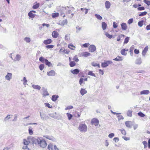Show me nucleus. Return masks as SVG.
Returning a JSON list of instances; mask_svg holds the SVG:
<instances>
[{"label":"nucleus","instance_id":"obj_1","mask_svg":"<svg viewBox=\"0 0 150 150\" xmlns=\"http://www.w3.org/2000/svg\"><path fill=\"white\" fill-rule=\"evenodd\" d=\"M37 143L40 147L44 148L47 146V144L45 140L38 139H37Z\"/></svg>","mask_w":150,"mask_h":150},{"label":"nucleus","instance_id":"obj_2","mask_svg":"<svg viewBox=\"0 0 150 150\" xmlns=\"http://www.w3.org/2000/svg\"><path fill=\"white\" fill-rule=\"evenodd\" d=\"M79 129L81 132H85L87 129V127L85 124H80L79 127Z\"/></svg>","mask_w":150,"mask_h":150},{"label":"nucleus","instance_id":"obj_3","mask_svg":"<svg viewBox=\"0 0 150 150\" xmlns=\"http://www.w3.org/2000/svg\"><path fill=\"white\" fill-rule=\"evenodd\" d=\"M72 9V7L70 6H67L63 7L62 8V10L65 12L68 13H71L72 12L71 10Z\"/></svg>","mask_w":150,"mask_h":150},{"label":"nucleus","instance_id":"obj_4","mask_svg":"<svg viewBox=\"0 0 150 150\" xmlns=\"http://www.w3.org/2000/svg\"><path fill=\"white\" fill-rule=\"evenodd\" d=\"M11 58L14 61H18L20 59V56L19 54L16 55L14 53H12L11 54Z\"/></svg>","mask_w":150,"mask_h":150},{"label":"nucleus","instance_id":"obj_5","mask_svg":"<svg viewBox=\"0 0 150 150\" xmlns=\"http://www.w3.org/2000/svg\"><path fill=\"white\" fill-rule=\"evenodd\" d=\"M57 150V146L52 143H50L48 145L47 150Z\"/></svg>","mask_w":150,"mask_h":150},{"label":"nucleus","instance_id":"obj_6","mask_svg":"<svg viewBox=\"0 0 150 150\" xmlns=\"http://www.w3.org/2000/svg\"><path fill=\"white\" fill-rule=\"evenodd\" d=\"M112 63V62L111 61H105L104 62L102 63L101 66L103 67L108 66L109 64Z\"/></svg>","mask_w":150,"mask_h":150},{"label":"nucleus","instance_id":"obj_7","mask_svg":"<svg viewBox=\"0 0 150 150\" xmlns=\"http://www.w3.org/2000/svg\"><path fill=\"white\" fill-rule=\"evenodd\" d=\"M36 11H31L28 13V15L29 17L31 18H34L35 16V14L34 13H35Z\"/></svg>","mask_w":150,"mask_h":150},{"label":"nucleus","instance_id":"obj_8","mask_svg":"<svg viewBox=\"0 0 150 150\" xmlns=\"http://www.w3.org/2000/svg\"><path fill=\"white\" fill-rule=\"evenodd\" d=\"M59 35V33L56 30L53 31L52 33V37L54 38H57Z\"/></svg>","mask_w":150,"mask_h":150},{"label":"nucleus","instance_id":"obj_9","mask_svg":"<svg viewBox=\"0 0 150 150\" xmlns=\"http://www.w3.org/2000/svg\"><path fill=\"white\" fill-rule=\"evenodd\" d=\"M33 6V8L34 9H37L40 6L39 3H38L37 1L35 2Z\"/></svg>","mask_w":150,"mask_h":150},{"label":"nucleus","instance_id":"obj_10","mask_svg":"<svg viewBox=\"0 0 150 150\" xmlns=\"http://www.w3.org/2000/svg\"><path fill=\"white\" fill-rule=\"evenodd\" d=\"M52 42V40L51 39H48L44 40L43 43L45 45H47L51 43Z\"/></svg>","mask_w":150,"mask_h":150},{"label":"nucleus","instance_id":"obj_11","mask_svg":"<svg viewBox=\"0 0 150 150\" xmlns=\"http://www.w3.org/2000/svg\"><path fill=\"white\" fill-rule=\"evenodd\" d=\"M68 47L69 48L72 50H74L76 48V47L72 43L69 44Z\"/></svg>","mask_w":150,"mask_h":150},{"label":"nucleus","instance_id":"obj_12","mask_svg":"<svg viewBox=\"0 0 150 150\" xmlns=\"http://www.w3.org/2000/svg\"><path fill=\"white\" fill-rule=\"evenodd\" d=\"M99 123V120L97 119L94 118V125H95L96 127H100V125H98Z\"/></svg>","mask_w":150,"mask_h":150},{"label":"nucleus","instance_id":"obj_13","mask_svg":"<svg viewBox=\"0 0 150 150\" xmlns=\"http://www.w3.org/2000/svg\"><path fill=\"white\" fill-rule=\"evenodd\" d=\"M121 25L122 30H125L127 29V26L126 23H122Z\"/></svg>","mask_w":150,"mask_h":150},{"label":"nucleus","instance_id":"obj_14","mask_svg":"<svg viewBox=\"0 0 150 150\" xmlns=\"http://www.w3.org/2000/svg\"><path fill=\"white\" fill-rule=\"evenodd\" d=\"M142 63V61L141 58L139 57L137 59L135 62V63L137 65H140Z\"/></svg>","mask_w":150,"mask_h":150},{"label":"nucleus","instance_id":"obj_15","mask_svg":"<svg viewBox=\"0 0 150 150\" xmlns=\"http://www.w3.org/2000/svg\"><path fill=\"white\" fill-rule=\"evenodd\" d=\"M148 49V46L146 47L143 50L142 52V55L143 56H145L146 54Z\"/></svg>","mask_w":150,"mask_h":150},{"label":"nucleus","instance_id":"obj_16","mask_svg":"<svg viewBox=\"0 0 150 150\" xmlns=\"http://www.w3.org/2000/svg\"><path fill=\"white\" fill-rule=\"evenodd\" d=\"M47 75L49 76H54L55 75V72L54 70H51L47 73Z\"/></svg>","mask_w":150,"mask_h":150},{"label":"nucleus","instance_id":"obj_17","mask_svg":"<svg viewBox=\"0 0 150 150\" xmlns=\"http://www.w3.org/2000/svg\"><path fill=\"white\" fill-rule=\"evenodd\" d=\"M30 143V142L28 141V139H24L23 140V143L25 145L24 146H28Z\"/></svg>","mask_w":150,"mask_h":150},{"label":"nucleus","instance_id":"obj_18","mask_svg":"<svg viewBox=\"0 0 150 150\" xmlns=\"http://www.w3.org/2000/svg\"><path fill=\"white\" fill-rule=\"evenodd\" d=\"M110 3L108 1H106L105 3V7L106 8H109L110 6Z\"/></svg>","mask_w":150,"mask_h":150},{"label":"nucleus","instance_id":"obj_19","mask_svg":"<svg viewBox=\"0 0 150 150\" xmlns=\"http://www.w3.org/2000/svg\"><path fill=\"white\" fill-rule=\"evenodd\" d=\"M149 93V91L148 90H144L140 92V94L147 95Z\"/></svg>","mask_w":150,"mask_h":150},{"label":"nucleus","instance_id":"obj_20","mask_svg":"<svg viewBox=\"0 0 150 150\" xmlns=\"http://www.w3.org/2000/svg\"><path fill=\"white\" fill-rule=\"evenodd\" d=\"M82 56L84 57H87L89 56L90 53L87 52H84L81 53Z\"/></svg>","mask_w":150,"mask_h":150},{"label":"nucleus","instance_id":"obj_21","mask_svg":"<svg viewBox=\"0 0 150 150\" xmlns=\"http://www.w3.org/2000/svg\"><path fill=\"white\" fill-rule=\"evenodd\" d=\"M113 60L117 61H122L123 59L122 57L118 56L116 58L114 59Z\"/></svg>","mask_w":150,"mask_h":150},{"label":"nucleus","instance_id":"obj_22","mask_svg":"<svg viewBox=\"0 0 150 150\" xmlns=\"http://www.w3.org/2000/svg\"><path fill=\"white\" fill-rule=\"evenodd\" d=\"M58 97V95H54L52 96L51 99L53 101H55Z\"/></svg>","mask_w":150,"mask_h":150},{"label":"nucleus","instance_id":"obj_23","mask_svg":"<svg viewBox=\"0 0 150 150\" xmlns=\"http://www.w3.org/2000/svg\"><path fill=\"white\" fill-rule=\"evenodd\" d=\"M125 124L126 127H127L131 128V122L130 121H127L125 122Z\"/></svg>","mask_w":150,"mask_h":150},{"label":"nucleus","instance_id":"obj_24","mask_svg":"<svg viewBox=\"0 0 150 150\" xmlns=\"http://www.w3.org/2000/svg\"><path fill=\"white\" fill-rule=\"evenodd\" d=\"M71 72L74 74H77L79 72V70L77 69H74L71 71Z\"/></svg>","mask_w":150,"mask_h":150},{"label":"nucleus","instance_id":"obj_25","mask_svg":"<svg viewBox=\"0 0 150 150\" xmlns=\"http://www.w3.org/2000/svg\"><path fill=\"white\" fill-rule=\"evenodd\" d=\"M128 50L127 49L126 50L125 49H123L121 51V54L123 55H126L127 54V53L125 52L126 51H127Z\"/></svg>","mask_w":150,"mask_h":150},{"label":"nucleus","instance_id":"obj_26","mask_svg":"<svg viewBox=\"0 0 150 150\" xmlns=\"http://www.w3.org/2000/svg\"><path fill=\"white\" fill-rule=\"evenodd\" d=\"M80 92L82 96H83L87 93V91L83 88H81Z\"/></svg>","mask_w":150,"mask_h":150},{"label":"nucleus","instance_id":"obj_27","mask_svg":"<svg viewBox=\"0 0 150 150\" xmlns=\"http://www.w3.org/2000/svg\"><path fill=\"white\" fill-rule=\"evenodd\" d=\"M106 23L104 22H103L102 23V27L103 29V30H105L106 28L107 27Z\"/></svg>","mask_w":150,"mask_h":150},{"label":"nucleus","instance_id":"obj_28","mask_svg":"<svg viewBox=\"0 0 150 150\" xmlns=\"http://www.w3.org/2000/svg\"><path fill=\"white\" fill-rule=\"evenodd\" d=\"M32 86L33 88L36 89L40 90L41 88L40 86L38 85H32Z\"/></svg>","mask_w":150,"mask_h":150},{"label":"nucleus","instance_id":"obj_29","mask_svg":"<svg viewBox=\"0 0 150 150\" xmlns=\"http://www.w3.org/2000/svg\"><path fill=\"white\" fill-rule=\"evenodd\" d=\"M70 52V51L69 50L66 49H64L62 51V52H63V54H68Z\"/></svg>","mask_w":150,"mask_h":150},{"label":"nucleus","instance_id":"obj_30","mask_svg":"<svg viewBox=\"0 0 150 150\" xmlns=\"http://www.w3.org/2000/svg\"><path fill=\"white\" fill-rule=\"evenodd\" d=\"M76 65V63L74 61H71L70 62L69 65L71 67H73Z\"/></svg>","mask_w":150,"mask_h":150},{"label":"nucleus","instance_id":"obj_31","mask_svg":"<svg viewBox=\"0 0 150 150\" xmlns=\"http://www.w3.org/2000/svg\"><path fill=\"white\" fill-rule=\"evenodd\" d=\"M59 15V13H54L52 14V18H54L58 17Z\"/></svg>","mask_w":150,"mask_h":150},{"label":"nucleus","instance_id":"obj_32","mask_svg":"<svg viewBox=\"0 0 150 150\" xmlns=\"http://www.w3.org/2000/svg\"><path fill=\"white\" fill-rule=\"evenodd\" d=\"M11 74L10 73H8L7 74L6 76V78L8 80H9L11 78Z\"/></svg>","mask_w":150,"mask_h":150},{"label":"nucleus","instance_id":"obj_33","mask_svg":"<svg viewBox=\"0 0 150 150\" xmlns=\"http://www.w3.org/2000/svg\"><path fill=\"white\" fill-rule=\"evenodd\" d=\"M132 111L131 110H128L127 112V115L128 116L131 117L132 116Z\"/></svg>","mask_w":150,"mask_h":150},{"label":"nucleus","instance_id":"obj_34","mask_svg":"<svg viewBox=\"0 0 150 150\" xmlns=\"http://www.w3.org/2000/svg\"><path fill=\"white\" fill-rule=\"evenodd\" d=\"M89 50L90 52H94V45H91L89 48Z\"/></svg>","mask_w":150,"mask_h":150},{"label":"nucleus","instance_id":"obj_35","mask_svg":"<svg viewBox=\"0 0 150 150\" xmlns=\"http://www.w3.org/2000/svg\"><path fill=\"white\" fill-rule=\"evenodd\" d=\"M39 60L40 62L42 63H44L45 62L46 60H47V59H45L42 57H40Z\"/></svg>","mask_w":150,"mask_h":150},{"label":"nucleus","instance_id":"obj_36","mask_svg":"<svg viewBox=\"0 0 150 150\" xmlns=\"http://www.w3.org/2000/svg\"><path fill=\"white\" fill-rule=\"evenodd\" d=\"M45 62V64L47 66H48L49 67H50L52 66V63L50 62H49L48 61L47 59L46 60Z\"/></svg>","mask_w":150,"mask_h":150},{"label":"nucleus","instance_id":"obj_37","mask_svg":"<svg viewBox=\"0 0 150 150\" xmlns=\"http://www.w3.org/2000/svg\"><path fill=\"white\" fill-rule=\"evenodd\" d=\"M54 46L53 45H46L45 47L47 49H52L54 47Z\"/></svg>","mask_w":150,"mask_h":150},{"label":"nucleus","instance_id":"obj_38","mask_svg":"<svg viewBox=\"0 0 150 150\" xmlns=\"http://www.w3.org/2000/svg\"><path fill=\"white\" fill-rule=\"evenodd\" d=\"M73 59L76 62H78L79 61L77 55L74 56L73 57Z\"/></svg>","mask_w":150,"mask_h":150},{"label":"nucleus","instance_id":"obj_39","mask_svg":"<svg viewBox=\"0 0 150 150\" xmlns=\"http://www.w3.org/2000/svg\"><path fill=\"white\" fill-rule=\"evenodd\" d=\"M95 16L99 20H101L102 19V17L99 14H95Z\"/></svg>","mask_w":150,"mask_h":150},{"label":"nucleus","instance_id":"obj_40","mask_svg":"<svg viewBox=\"0 0 150 150\" xmlns=\"http://www.w3.org/2000/svg\"><path fill=\"white\" fill-rule=\"evenodd\" d=\"M138 115L142 117H144L145 116V115H144L143 113L141 112H139L138 113Z\"/></svg>","mask_w":150,"mask_h":150},{"label":"nucleus","instance_id":"obj_41","mask_svg":"<svg viewBox=\"0 0 150 150\" xmlns=\"http://www.w3.org/2000/svg\"><path fill=\"white\" fill-rule=\"evenodd\" d=\"M119 130L121 131V133L123 134V135H126V132L125 131V130L123 129H119Z\"/></svg>","mask_w":150,"mask_h":150},{"label":"nucleus","instance_id":"obj_42","mask_svg":"<svg viewBox=\"0 0 150 150\" xmlns=\"http://www.w3.org/2000/svg\"><path fill=\"white\" fill-rule=\"evenodd\" d=\"M89 44L88 43H85L81 46L82 47H87L89 45Z\"/></svg>","mask_w":150,"mask_h":150},{"label":"nucleus","instance_id":"obj_43","mask_svg":"<svg viewBox=\"0 0 150 150\" xmlns=\"http://www.w3.org/2000/svg\"><path fill=\"white\" fill-rule=\"evenodd\" d=\"M144 21H139L138 22V25L140 27H142L143 25Z\"/></svg>","mask_w":150,"mask_h":150},{"label":"nucleus","instance_id":"obj_44","mask_svg":"<svg viewBox=\"0 0 150 150\" xmlns=\"http://www.w3.org/2000/svg\"><path fill=\"white\" fill-rule=\"evenodd\" d=\"M105 35L106 37L110 39L112 37V35L109 34L108 33H105Z\"/></svg>","mask_w":150,"mask_h":150},{"label":"nucleus","instance_id":"obj_45","mask_svg":"<svg viewBox=\"0 0 150 150\" xmlns=\"http://www.w3.org/2000/svg\"><path fill=\"white\" fill-rule=\"evenodd\" d=\"M67 115L68 117V119L69 120H70L72 118V117H73V116L71 114L69 113H67Z\"/></svg>","mask_w":150,"mask_h":150},{"label":"nucleus","instance_id":"obj_46","mask_svg":"<svg viewBox=\"0 0 150 150\" xmlns=\"http://www.w3.org/2000/svg\"><path fill=\"white\" fill-rule=\"evenodd\" d=\"M67 23V21L66 20H64L62 21V22H61V23H60V24L62 25H64L65 24H66Z\"/></svg>","mask_w":150,"mask_h":150},{"label":"nucleus","instance_id":"obj_47","mask_svg":"<svg viewBox=\"0 0 150 150\" xmlns=\"http://www.w3.org/2000/svg\"><path fill=\"white\" fill-rule=\"evenodd\" d=\"M40 70L42 71L44 68V65L43 64H41L39 66Z\"/></svg>","mask_w":150,"mask_h":150},{"label":"nucleus","instance_id":"obj_48","mask_svg":"<svg viewBox=\"0 0 150 150\" xmlns=\"http://www.w3.org/2000/svg\"><path fill=\"white\" fill-rule=\"evenodd\" d=\"M147 12L146 11H144L141 13L139 15V16H143L146 15L147 14Z\"/></svg>","mask_w":150,"mask_h":150},{"label":"nucleus","instance_id":"obj_49","mask_svg":"<svg viewBox=\"0 0 150 150\" xmlns=\"http://www.w3.org/2000/svg\"><path fill=\"white\" fill-rule=\"evenodd\" d=\"M129 37H127L125 38L124 41V44H127L129 40Z\"/></svg>","mask_w":150,"mask_h":150},{"label":"nucleus","instance_id":"obj_50","mask_svg":"<svg viewBox=\"0 0 150 150\" xmlns=\"http://www.w3.org/2000/svg\"><path fill=\"white\" fill-rule=\"evenodd\" d=\"M49 95V94L47 91H43V95L44 96H48Z\"/></svg>","mask_w":150,"mask_h":150},{"label":"nucleus","instance_id":"obj_51","mask_svg":"<svg viewBox=\"0 0 150 150\" xmlns=\"http://www.w3.org/2000/svg\"><path fill=\"white\" fill-rule=\"evenodd\" d=\"M143 1L144 3H146L147 5H150V1L144 0Z\"/></svg>","mask_w":150,"mask_h":150},{"label":"nucleus","instance_id":"obj_52","mask_svg":"<svg viewBox=\"0 0 150 150\" xmlns=\"http://www.w3.org/2000/svg\"><path fill=\"white\" fill-rule=\"evenodd\" d=\"M24 39L27 42H29L30 41V39L29 38L25 37Z\"/></svg>","mask_w":150,"mask_h":150},{"label":"nucleus","instance_id":"obj_53","mask_svg":"<svg viewBox=\"0 0 150 150\" xmlns=\"http://www.w3.org/2000/svg\"><path fill=\"white\" fill-rule=\"evenodd\" d=\"M142 143L144 145V148L145 149L147 147V143L146 141H144L142 142Z\"/></svg>","mask_w":150,"mask_h":150},{"label":"nucleus","instance_id":"obj_54","mask_svg":"<svg viewBox=\"0 0 150 150\" xmlns=\"http://www.w3.org/2000/svg\"><path fill=\"white\" fill-rule=\"evenodd\" d=\"M65 40L66 41H69L70 40L69 36L68 35H66L65 36Z\"/></svg>","mask_w":150,"mask_h":150},{"label":"nucleus","instance_id":"obj_55","mask_svg":"<svg viewBox=\"0 0 150 150\" xmlns=\"http://www.w3.org/2000/svg\"><path fill=\"white\" fill-rule=\"evenodd\" d=\"M73 108V106L71 105H69L67 106V107L66 108H65V110H70L71 109H72Z\"/></svg>","mask_w":150,"mask_h":150},{"label":"nucleus","instance_id":"obj_56","mask_svg":"<svg viewBox=\"0 0 150 150\" xmlns=\"http://www.w3.org/2000/svg\"><path fill=\"white\" fill-rule=\"evenodd\" d=\"M83 78L81 77L80 78L79 80V83L81 85H82L83 83L84 82Z\"/></svg>","mask_w":150,"mask_h":150},{"label":"nucleus","instance_id":"obj_57","mask_svg":"<svg viewBox=\"0 0 150 150\" xmlns=\"http://www.w3.org/2000/svg\"><path fill=\"white\" fill-rule=\"evenodd\" d=\"M138 10L139 11L144 10L145 9V8L144 6L139 7L137 8Z\"/></svg>","mask_w":150,"mask_h":150},{"label":"nucleus","instance_id":"obj_58","mask_svg":"<svg viewBox=\"0 0 150 150\" xmlns=\"http://www.w3.org/2000/svg\"><path fill=\"white\" fill-rule=\"evenodd\" d=\"M45 106L48 107V108H51L52 107V106L50 105L48 103H45Z\"/></svg>","mask_w":150,"mask_h":150},{"label":"nucleus","instance_id":"obj_59","mask_svg":"<svg viewBox=\"0 0 150 150\" xmlns=\"http://www.w3.org/2000/svg\"><path fill=\"white\" fill-rule=\"evenodd\" d=\"M81 10L83 11H84V13L85 14H86L88 12V10L87 9L81 8Z\"/></svg>","mask_w":150,"mask_h":150},{"label":"nucleus","instance_id":"obj_60","mask_svg":"<svg viewBox=\"0 0 150 150\" xmlns=\"http://www.w3.org/2000/svg\"><path fill=\"white\" fill-rule=\"evenodd\" d=\"M28 130H29V134H30L32 135L33 134V130H32V129H30V128Z\"/></svg>","mask_w":150,"mask_h":150},{"label":"nucleus","instance_id":"obj_61","mask_svg":"<svg viewBox=\"0 0 150 150\" xmlns=\"http://www.w3.org/2000/svg\"><path fill=\"white\" fill-rule=\"evenodd\" d=\"M133 18H131L128 21V23L130 24L132 23L133 22Z\"/></svg>","mask_w":150,"mask_h":150},{"label":"nucleus","instance_id":"obj_62","mask_svg":"<svg viewBox=\"0 0 150 150\" xmlns=\"http://www.w3.org/2000/svg\"><path fill=\"white\" fill-rule=\"evenodd\" d=\"M22 148L24 150H30L28 146H23Z\"/></svg>","mask_w":150,"mask_h":150},{"label":"nucleus","instance_id":"obj_63","mask_svg":"<svg viewBox=\"0 0 150 150\" xmlns=\"http://www.w3.org/2000/svg\"><path fill=\"white\" fill-rule=\"evenodd\" d=\"M114 136V134L113 133H111L110 134L108 135V137L110 138H112Z\"/></svg>","mask_w":150,"mask_h":150},{"label":"nucleus","instance_id":"obj_64","mask_svg":"<svg viewBox=\"0 0 150 150\" xmlns=\"http://www.w3.org/2000/svg\"><path fill=\"white\" fill-rule=\"evenodd\" d=\"M113 24V28H117V23L115 22H114Z\"/></svg>","mask_w":150,"mask_h":150}]
</instances>
